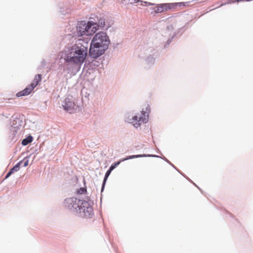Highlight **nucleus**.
<instances>
[{"instance_id":"1a4fd4ad","label":"nucleus","mask_w":253,"mask_h":253,"mask_svg":"<svg viewBox=\"0 0 253 253\" xmlns=\"http://www.w3.org/2000/svg\"><path fill=\"white\" fill-rule=\"evenodd\" d=\"M87 25L88 26L87 28V35H91L94 34L98 29V25L97 23H94L91 21H88L87 23Z\"/></svg>"},{"instance_id":"ddd939ff","label":"nucleus","mask_w":253,"mask_h":253,"mask_svg":"<svg viewBox=\"0 0 253 253\" xmlns=\"http://www.w3.org/2000/svg\"><path fill=\"white\" fill-rule=\"evenodd\" d=\"M42 81V76L40 74H38L35 76V78L34 80L33 81L32 83L31 84H33V85H35V86H33V89L34 88L37 86L39 83L41 82Z\"/></svg>"},{"instance_id":"f03ea898","label":"nucleus","mask_w":253,"mask_h":253,"mask_svg":"<svg viewBox=\"0 0 253 253\" xmlns=\"http://www.w3.org/2000/svg\"><path fill=\"white\" fill-rule=\"evenodd\" d=\"M87 52V48L82 44H75L66 51L64 59L67 62L82 64L86 58Z\"/></svg>"},{"instance_id":"4468645a","label":"nucleus","mask_w":253,"mask_h":253,"mask_svg":"<svg viewBox=\"0 0 253 253\" xmlns=\"http://www.w3.org/2000/svg\"><path fill=\"white\" fill-rule=\"evenodd\" d=\"M33 140V138L32 136H28L25 139H24L22 141V144L23 145H27L30 142H31Z\"/></svg>"},{"instance_id":"7ed1b4c3","label":"nucleus","mask_w":253,"mask_h":253,"mask_svg":"<svg viewBox=\"0 0 253 253\" xmlns=\"http://www.w3.org/2000/svg\"><path fill=\"white\" fill-rule=\"evenodd\" d=\"M91 42L95 44L101 45L102 47L107 49L110 41L106 33L101 32L97 33L93 37Z\"/></svg>"},{"instance_id":"6ab92c4d","label":"nucleus","mask_w":253,"mask_h":253,"mask_svg":"<svg viewBox=\"0 0 253 253\" xmlns=\"http://www.w3.org/2000/svg\"><path fill=\"white\" fill-rule=\"evenodd\" d=\"M223 5H224V4L222 3V4H220L219 5L217 6V7H215V8H213L212 9H215V8H218V7H220V6H221Z\"/></svg>"},{"instance_id":"20e7f679","label":"nucleus","mask_w":253,"mask_h":253,"mask_svg":"<svg viewBox=\"0 0 253 253\" xmlns=\"http://www.w3.org/2000/svg\"><path fill=\"white\" fill-rule=\"evenodd\" d=\"M185 6L184 2L171 3H163L158 5L155 11L157 13H161L164 11H167L169 9H175L177 6Z\"/></svg>"},{"instance_id":"a211bd4d","label":"nucleus","mask_w":253,"mask_h":253,"mask_svg":"<svg viewBox=\"0 0 253 253\" xmlns=\"http://www.w3.org/2000/svg\"><path fill=\"white\" fill-rule=\"evenodd\" d=\"M131 3H136L139 1V0H131Z\"/></svg>"},{"instance_id":"9b49d317","label":"nucleus","mask_w":253,"mask_h":253,"mask_svg":"<svg viewBox=\"0 0 253 253\" xmlns=\"http://www.w3.org/2000/svg\"><path fill=\"white\" fill-rule=\"evenodd\" d=\"M145 155H131V156H128L126 158H125L124 159L121 160L120 162H118L113 165H112L109 169H110L111 171H112L117 166H118L120 164V163L121 162L124 161L125 160H127L131 159H133V158L143 157H145Z\"/></svg>"},{"instance_id":"f8f14e48","label":"nucleus","mask_w":253,"mask_h":253,"mask_svg":"<svg viewBox=\"0 0 253 253\" xmlns=\"http://www.w3.org/2000/svg\"><path fill=\"white\" fill-rule=\"evenodd\" d=\"M21 164H22V161H20L17 164H16L14 167H13L6 174L5 178H7L8 177H9L11 175V174H12L13 172L18 171L20 169L19 165Z\"/></svg>"},{"instance_id":"dca6fc26","label":"nucleus","mask_w":253,"mask_h":253,"mask_svg":"<svg viewBox=\"0 0 253 253\" xmlns=\"http://www.w3.org/2000/svg\"><path fill=\"white\" fill-rule=\"evenodd\" d=\"M22 163H23V167H26L29 165V160L27 159H24L22 161Z\"/></svg>"},{"instance_id":"423d86ee","label":"nucleus","mask_w":253,"mask_h":253,"mask_svg":"<svg viewBox=\"0 0 253 253\" xmlns=\"http://www.w3.org/2000/svg\"><path fill=\"white\" fill-rule=\"evenodd\" d=\"M148 115L147 113L142 110L140 114L133 117L132 123L134 126L137 127L142 123H146L148 121Z\"/></svg>"},{"instance_id":"0eeeda50","label":"nucleus","mask_w":253,"mask_h":253,"mask_svg":"<svg viewBox=\"0 0 253 253\" xmlns=\"http://www.w3.org/2000/svg\"><path fill=\"white\" fill-rule=\"evenodd\" d=\"M88 25L87 23L84 21L81 22L77 27V32L79 36H81L84 35L88 36L87 35V29Z\"/></svg>"},{"instance_id":"f257e3e1","label":"nucleus","mask_w":253,"mask_h":253,"mask_svg":"<svg viewBox=\"0 0 253 253\" xmlns=\"http://www.w3.org/2000/svg\"><path fill=\"white\" fill-rule=\"evenodd\" d=\"M64 204L72 212L81 217L90 218L94 214L92 206L86 201L71 198L66 199Z\"/></svg>"},{"instance_id":"2eb2a0df","label":"nucleus","mask_w":253,"mask_h":253,"mask_svg":"<svg viewBox=\"0 0 253 253\" xmlns=\"http://www.w3.org/2000/svg\"><path fill=\"white\" fill-rule=\"evenodd\" d=\"M112 171H111L110 169H109L107 171V172H106V174H105V177L104 178V180H103V187H104V185H105V183L106 182V181L107 179V178L108 177L109 175H110V174L111 173Z\"/></svg>"},{"instance_id":"39448f33","label":"nucleus","mask_w":253,"mask_h":253,"mask_svg":"<svg viewBox=\"0 0 253 253\" xmlns=\"http://www.w3.org/2000/svg\"><path fill=\"white\" fill-rule=\"evenodd\" d=\"M105 50L106 49L102 47L101 45L95 44L91 42L89 53L91 57L95 58L103 54Z\"/></svg>"},{"instance_id":"6e6552de","label":"nucleus","mask_w":253,"mask_h":253,"mask_svg":"<svg viewBox=\"0 0 253 253\" xmlns=\"http://www.w3.org/2000/svg\"><path fill=\"white\" fill-rule=\"evenodd\" d=\"M62 105L64 110L69 111L73 109L75 104L72 98L67 97L63 102Z\"/></svg>"},{"instance_id":"9d476101","label":"nucleus","mask_w":253,"mask_h":253,"mask_svg":"<svg viewBox=\"0 0 253 253\" xmlns=\"http://www.w3.org/2000/svg\"><path fill=\"white\" fill-rule=\"evenodd\" d=\"M34 85H33V84H31L28 86H27L24 89L17 93L16 96L19 97L30 94L33 90Z\"/></svg>"},{"instance_id":"f3484780","label":"nucleus","mask_w":253,"mask_h":253,"mask_svg":"<svg viewBox=\"0 0 253 253\" xmlns=\"http://www.w3.org/2000/svg\"><path fill=\"white\" fill-rule=\"evenodd\" d=\"M97 25H98V27H104L105 25V21L103 19H100Z\"/></svg>"}]
</instances>
